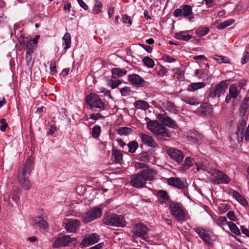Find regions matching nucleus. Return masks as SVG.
<instances>
[{
	"mask_svg": "<svg viewBox=\"0 0 249 249\" xmlns=\"http://www.w3.org/2000/svg\"><path fill=\"white\" fill-rule=\"evenodd\" d=\"M167 183L172 186L178 189H183L186 187L187 183L184 179L178 178H170L167 179Z\"/></svg>",
	"mask_w": 249,
	"mask_h": 249,
	"instance_id": "nucleus-18",
	"label": "nucleus"
},
{
	"mask_svg": "<svg viewBox=\"0 0 249 249\" xmlns=\"http://www.w3.org/2000/svg\"><path fill=\"white\" fill-rule=\"evenodd\" d=\"M175 37L180 40L188 41L192 38V36L187 34L186 31H182L176 33Z\"/></svg>",
	"mask_w": 249,
	"mask_h": 249,
	"instance_id": "nucleus-26",
	"label": "nucleus"
},
{
	"mask_svg": "<svg viewBox=\"0 0 249 249\" xmlns=\"http://www.w3.org/2000/svg\"><path fill=\"white\" fill-rule=\"evenodd\" d=\"M102 214V211L98 208L90 209L82 215V220L85 223H87L99 218Z\"/></svg>",
	"mask_w": 249,
	"mask_h": 249,
	"instance_id": "nucleus-6",
	"label": "nucleus"
},
{
	"mask_svg": "<svg viewBox=\"0 0 249 249\" xmlns=\"http://www.w3.org/2000/svg\"><path fill=\"white\" fill-rule=\"evenodd\" d=\"M33 163V159L31 157H29L25 162L23 168L18 174L19 183L25 190L30 189L32 187L29 176L32 170Z\"/></svg>",
	"mask_w": 249,
	"mask_h": 249,
	"instance_id": "nucleus-2",
	"label": "nucleus"
},
{
	"mask_svg": "<svg viewBox=\"0 0 249 249\" xmlns=\"http://www.w3.org/2000/svg\"><path fill=\"white\" fill-rule=\"evenodd\" d=\"M131 92L129 87L125 86L120 89V92L123 96H127L130 95Z\"/></svg>",
	"mask_w": 249,
	"mask_h": 249,
	"instance_id": "nucleus-48",
	"label": "nucleus"
},
{
	"mask_svg": "<svg viewBox=\"0 0 249 249\" xmlns=\"http://www.w3.org/2000/svg\"><path fill=\"white\" fill-rule=\"evenodd\" d=\"M249 108V98H246L240 107L239 111L240 114H242L243 115H245Z\"/></svg>",
	"mask_w": 249,
	"mask_h": 249,
	"instance_id": "nucleus-29",
	"label": "nucleus"
},
{
	"mask_svg": "<svg viewBox=\"0 0 249 249\" xmlns=\"http://www.w3.org/2000/svg\"><path fill=\"white\" fill-rule=\"evenodd\" d=\"M158 119L162 124L169 127L175 128L177 126L176 122L166 114H159Z\"/></svg>",
	"mask_w": 249,
	"mask_h": 249,
	"instance_id": "nucleus-19",
	"label": "nucleus"
},
{
	"mask_svg": "<svg viewBox=\"0 0 249 249\" xmlns=\"http://www.w3.org/2000/svg\"><path fill=\"white\" fill-rule=\"evenodd\" d=\"M241 230L242 233L249 237V231L243 226H241Z\"/></svg>",
	"mask_w": 249,
	"mask_h": 249,
	"instance_id": "nucleus-64",
	"label": "nucleus"
},
{
	"mask_svg": "<svg viewBox=\"0 0 249 249\" xmlns=\"http://www.w3.org/2000/svg\"><path fill=\"white\" fill-rule=\"evenodd\" d=\"M123 21L124 23H128L129 25H131L132 24V20H131L130 18L126 15H125L124 16L123 18Z\"/></svg>",
	"mask_w": 249,
	"mask_h": 249,
	"instance_id": "nucleus-58",
	"label": "nucleus"
},
{
	"mask_svg": "<svg viewBox=\"0 0 249 249\" xmlns=\"http://www.w3.org/2000/svg\"><path fill=\"white\" fill-rule=\"evenodd\" d=\"M238 94L237 87L235 84H231L229 87V94L227 95L225 101L229 103L231 98L236 99Z\"/></svg>",
	"mask_w": 249,
	"mask_h": 249,
	"instance_id": "nucleus-23",
	"label": "nucleus"
},
{
	"mask_svg": "<svg viewBox=\"0 0 249 249\" xmlns=\"http://www.w3.org/2000/svg\"><path fill=\"white\" fill-rule=\"evenodd\" d=\"M194 231L198 234L199 237L207 244H211V234L212 232L210 231H206L201 227L194 229Z\"/></svg>",
	"mask_w": 249,
	"mask_h": 249,
	"instance_id": "nucleus-13",
	"label": "nucleus"
},
{
	"mask_svg": "<svg viewBox=\"0 0 249 249\" xmlns=\"http://www.w3.org/2000/svg\"><path fill=\"white\" fill-rule=\"evenodd\" d=\"M112 78L116 79L122 77L127 73V71L124 69L114 68L111 71Z\"/></svg>",
	"mask_w": 249,
	"mask_h": 249,
	"instance_id": "nucleus-24",
	"label": "nucleus"
},
{
	"mask_svg": "<svg viewBox=\"0 0 249 249\" xmlns=\"http://www.w3.org/2000/svg\"><path fill=\"white\" fill-rule=\"evenodd\" d=\"M99 236L96 233H91L87 235L82 240L80 246L81 247H88L97 243L99 240Z\"/></svg>",
	"mask_w": 249,
	"mask_h": 249,
	"instance_id": "nucleus-12",
	"label": "nucleus"
},
{
	"mask_svg": "<svg viewBox=\"0 0 249 249\" xmlns=\"http://www.w3.org/2000/svg\"><path fill=\"white\" fill-rule=\"evenodd\" d=\"M205 86V84L203 82L193 83L190 84L187 90L190 91H194L197 89L204 88Z\"/></svg>",
	"mask_w": 249,
	"mask_h": 249,
	"instance_id": "nucleus-28",
	"label": "nucleus"
},
{
	"mask_svg": "<svg viewBox=\"0 0 249 249\" xmlns=\"http://www.w3.org/2000/svg\"><path fill=\"white\" fill-rule=\"evenodd\" d=\"M174 16L176 17L183 16L190 20L194 18L193 16L192 7L187 4L182 5L179 8L176 9L174 11Z\"/></svg>",
	"mask_w": 249,
	"mask_h": 249,
	"instance_id": "nucleus-7",
	"label": "nucleus"
},
{
	"mask_svg": "<svg viewBox=\"0 0 249 249\" xmlns=\"http://www.w3.org/2000/svg\"><path fill=\"white\" fill-rule=\"evenodd\" d=\"M105 117L100 113H92L90 115V118L94 120L104 118Z\"/></svg>",
	"mask_w": 249,
	"mask_h": 249,
	"instance_id": "nucleus-52",
	"label": "nucleus"
},
{
	"mask_svg": "<svg viewBox=\"0 0 249 249\" xmlns=\"http://www.w3.org/2000/svg\"><path fill=\"white\" fill-rule=\"evenodd\" d=\"M234 20L233 19H230L225 21L217 25V28L219 29H223L231 25Z\"/></svg>",
	"mask_w": 249,
	"mask_h": 249,
	"instance_id": "nucleus-43",
	"label": "nucleus"
},
{
	"mask_svg": "<svg viewBox=\"0 0 249 249\" xmlns=\"http://www.w3.org/2000/svg\"><path fill=\"white\" fill-rule=\"evenodd\" d=\"M155 171L149 168L142 169L140 173L131 176L130 184L136 188L144 186L147 181H151L155 176Z\"/></svg>",
	"mask_w": 249,
	"mask_h": 249,
	"instance_id": "nucleus-1",
	"label": "nucleus"
},
{
	"mask_svg": "<svg viewBox=\"0 0 249 249\" xmlns=\"http://www.w3.org/2000/svg\"><path fill=\"white\" fill-rule=\"evenodd\" d=\"M209 32L208 27H199L196 30V33L198 36H203L207 34Z\"/></svg>",
	"mask_w": 249,
	"mask_h": 249,
	"instance_id": "nucleus-34",
	"label": "nucleus"
},
{
	"mask_svg": "<svg viewBox=\"0 0 249 249\" xmlns=\"http://www.w3.org/2000/svg\"><path fill=\"white\" fill-rule=\"evenodd\" d=\"M140 45L148 53H151L152 52V48L150 46L144 44H141Z\"/></svg>",
	"mask_w": 249,
	"mask_h": 249,
	"instance_id": "nucleus-62",
	"label": "nucleus"
},
{
	"mask_svg": "<svg viewBox=\"0 0 249 249\" xmlns=\"http://www.w3.org/2000/svg\"><path fill=\"white\" fill-rule=\"evenodd\" d=\"M162 58L164 61L167 62L171 63L175 61V59L174 58L168 55H163Z\"/></svg>",
	"mask_w": 249,
	"mask_h": 249,
	"instance_id": "nucleus-56",
	"label": "nucleus"
},
{
	"mask_svg": "<svg viewBox=\"0 0 249 249\" xmlns=\"http://www.w3.org/2000/svg\"><path fill=\"white\" fill-rule=\"evenodd\" d=\"M182 100L186 104L193 106L199 104V102L197 99L192 97L185 96L183 98Z\"/></svg>",
	"mask_w": 249,
	"mask_h": 249,
	"instance_id": "nucleus-36",
	"label": "nucleus"
},
{
	"mask_svg": "<svg viewBox=\"0 0 249 249\" xmlns=\"http://www.w3.org/2000/svg\"><path fill=\"white\" fill-rule=\"evenodd\" d=\"M103 222L109 226L123 227L126 225V222L123 215L113 213L106 214L103 219Z\"/></svg>",
	"mask_w": 249,
	"mask_h": 249,
	"instance_id": "nucleus-3",
	"label": "nucleus"
},
{
	"mask_svg": "<svg viewBox=\"0 0 249 249\" xmlns=\"http://www.w3.org/2000/svg\"><path fill=\"white\" fill-rule=\"evenodd\" d=\"M87 104L90 106L91 108H98L103 109L105 108V104L99 98V95L90 93L86 97V99Z\"/></svg>",
	"mask_w": 249,
	"mask_h": 249,
	"instance_id": "nucleus-5",
	"label": "nucleus"
},
{
	"mask_svg": "<svg viewBox=\"0 0 249 249\" xmlns=\"http://www.w3.org/2000/svg\"><path fill=\"white\" fill-rule=\"evenodd\" d=\"M196 170L199 171L200 170H204L206 169V166L202 163H196Z\"/></svg>",
	"mask_w": 249,
	"mask_h": 249,
	"instance_id": "nucleus-60",
	"label": "nucleus"
},
{
	"mask_svg": "<svg viewBox=\"0 0 249 249\" xmlns=\"http://www.w3.org/2000/svg\"><path fill=\"white\" fill-rule=\"evenodd\" d=\"M34 223L40 229L45 230L47 227V222L41 217H35L34 219Z\"/></svg>",
	"mask_w": 249,
	"mask_h": 249,
	"instance_id": "nucleus-30",
	"label": "nucleus"
},
{
	"mask_svg": "<svg viewBox=\"0 0 249 249\" xmlns=\"http://www.w3.org/2000/svg\"><path fill=\"white\" fill-rule=\"evenodd\" d=\"M154 134L157 136L158 141L160 142L166 141L165 138H170L171 136V133L169 129L161 124H160L159 126L158 127Z\"/></svg>",
	"mask_w": 249,
	"mask_h": 249,
	"instance_id": "nucleus-8",
	"label": "nucleus"
},
{
	"mask_svg": "<svg viewBox=\"0 0 249 249\" xmlns=\"http://www.w3.org/2000/svg\"><path fill=\"white\" fill-rule=\"evenodd\" d=\"M219 209L220 212L222 213H223L228 210L229 207L228 205L226 204H221L219 206Z\"/></svg>",
	"mask_w": 249,
	"mask_h": 249,
	"instance_id": "nucleus-53",
	"label": "nucleus"
},
{
	"mask_svg": "<svg viewBox=\"0 0 249 249\" xmlns=\"http://www.w3.org/2000/svg\"><path fill=\"white\" fill-rule=\"evenodd\" d=\"M228 88V85L225 81H222L216 85L214 88L211 89L209 96L211 98L219 97L221 94H223Z\"/></svg>",
	"mask_w": 249,
	"mask_h": 249,
	"instance_id": "nucleus-9",
	"label": "nucleus"
},
{
	"mask_svg": "<svg viewBox=\"0 0 249 249\" xmlns=\"http://www.w3.org/2000/svg\"><path fill=\"white\" fill-rule=\"evenodd\" d=\"M246 122L241 119L238 121L237 124V130L235 132L238 141H242L245 136V132L246 128Z\"/></svg>",
	"mask_w": 249,
	"mask_h": 249,
	"instance_id": "nucleus-16",
	"label": "nucleus"
},
{
	"mask_svg": "<svg viewBox=\"0 0 249 249\" xmlns=\"http://www.w3.org/2000/svg\"><path fill=\"white\" fill-rule=\"evenodd\" d=\"M166 73V70L163 67L160 68V70L158 71V74L160 76H163Z\"/></svg>",
	"mask_w": 249,
	"mask_h": 249,
	"instance_id": "nucleus-63",
	"label": "nucleus"
},
{
	"mask_svg": "<svg viewBox=\"0 0 249 249\" xmlns=\"http://www.w3.org/2000/svg\"><path fill=\"white\" fill-rule=\"evenodd\" d=\"M20 190L18 189H16L14 190L12 194V200L15 202H17L19 199L20 196Z\"/></svg>",
	"mask_w": 249,
	"mask_h": 249,
	"instance_id": "nucleus-47",
	"label": "nucleus"
},
{
	"mask_svg": "<svg viewBox=\"0 0 249 249\" xmlns=\"http://www.w3.org/2000/svg\"><path fill=\"white\" fill-rule=\"evenodd\" d=\"M249 58V53L248 52H245L243 53V57L241 60V62L242 64H244L247 62V61Z\"/></svg>",
	"mask_w": 249,
	"mask_h": 249,
	"instance_id": "nucleus-54",
	"label": "nucleus"
},
{
	"mask_svg": "<svg viewBox=\"0 0 249 249\" xmlns=\"http://www.w3.org/2000/svg\"><path fill=\"white\" fill-rule=\"evenodd\" d=\"M169 210L171 214L176 220L181 222L185 220V213L179 204L171 203L169 206Z\"/></svg>",
	"mask_w": 249,
	"mask_h": 249,
	"instance_id": "nucleus-4",
	"label": "nucleus"
},
{
	"mask_svg": "<svg viewBox=\"0 0 249 249\" xmlns=\"http://www.w3.org/2000/svg\"><path fill=\"white\" fill-rule=\"evenodd\" d=\"M80 222L76 219L70 220L65 225V228L68 232H74L80 227Z\"/></svg>",
	"mask_w": 249,
	"mask_h": 249,
	"instance_id": "nucleus-22",
	"label": "nucleus"
},
{
	"mask_svg": "<svg viewBox=\"0 0 249 249\" xmlns=\"http://www.w3.org/2000/svg\"><path fill=\"white\" fill-rule=\"evenodd\" d=\"M160 125V124L157 121H152L147 123V128L154 134L156 133L157 129Z\"/></svg>",
	"mask_w": 249,
	"mask_h": 249,
	"instance_id": "nucleus-31",
	"label": "nucleus"
},
{
	"mask_svg": "<svg viewBox=\"0 0 249 249\" xmlns=\"http://www.w3.org/2000/svg\"><path fill=\"white\" fill-rule=\"evenodd\" d=\"M197 113L201 116L209 117L212 113V108L207 103L202 104L196 110Z\"/></svg>",
	"mask_w": 249,
	"mask_h": 249,
	"instance_id": "nucleus-20",
	"label": "nucleus"
},
{
	"mask_svg": "<svg viewBox=\"0 0 249 249\" xmlns=\"http://www.w3.org/2000/svg\"><path fill=\"white\" fill-rule=\"evenodd\" d=\"M129 149V152L133 153H134L138 147V143L136 141H132L127 144Z\"/></svg>",
	"mask_w": 249,
	"mask_h": 249,
	"instance_id": "nucleus-42",
	"label": "nucleus"
},
{
	"mask_svg": "<svg viewBox=\"0 0 249 249\" xmlns=\"http://www.w3.org/2000/svg\"><path fill=\"white\" fill-rule=\"evenodd\" d=\"M135 107L137 109L146 110L148 108L149 106L148 104L143 100H139L134 103Z\"/></svg>",
	"mask_w": 249,
	"mask_h": 249,
	"instance_id": "nucleus-32",
	"label": "nucleus"
},
{
	"mask_svg": "<svg viewBox=\"0 0 249 249\" xmlns=\"http://www.w3.org/2000/svg\"><path fill=\"white\" fill-rule=\"evenodd\" d=\"M158 196L162 202H166L169 200V196L167 193L164 190H160L158 192Z\"/></svg>",
	"mask_w": 249,
	"mask_h": 249,
	"instance_id": "nucleus-35",
	"label": "nucleus"
},
{
	"mask_svg": "<svg viewBox=\"0 0 249 249\" xmlns=\"http://www.w3.org/2000/svg\"><path fill=\"white\" fill-rule=\"evenodd\" d=\"M140 137L142 142L144 144L151 147H155L157 145L156 142L151 136L146 134L141 133Z\"/></svg>",
	"mask_w": 249,
	"mask_h": 249,
	"instance_id": "nucleus-21",
	"label": "nucleus"
},
{
	"mask_svg": "<svg viewBox=\"0 0 249 249\" xmlns=\"http://www.w3.org/2000/svg\"><path fill=\"white\" fill-rule=\"evenodd\" d=\"M117 132V133L120 135H126L131 133L132 130L129 127H122L119 129Z\"/></svg>",
	"mask_w": 249,
	"mask_h": 249,
	"instance_id": "nucleus-41",
	"label": "nucleus"
},
{
	"mask_svg": "<svg viewBox=\"0 0 249 249\" xmlns=\"http://www.w3.org/2000/svg\"><path fill=\"white\" fill-rule=\"evenodd\" d=\"M168 156L178 163H181L184 159V154L181 151L176 148H170L167 150Z\"/></svg>",
	"mask_w": 249,
	"mask_h": 249,
	"instance_id": "nucleus-15",
	"label": "nucleus"
},
{
	"mask_svg": "<svg viewBox=\"0 0 249 249\" xmlns=\"http://www.w3.org/2000/svg\"><path fill=\"white\" fill-rule=\"evenodd\" d=\"M142 62L145 66L150 68H152L155 66L154 60L148 56H145L143 59Z\"/></svg>",
	"mask_w": 249,
	"mask_h": 249,
	"instance_id": "nucleus-40",
	"label": "nucleus"
},
{
	"mask_svg": "<svg viewBox=\"0 0 249 249\" xmlns=\"http://www.w3.org/2000/svg\"><path fill=\"white\" fill-rule=\"evenodd\" d=\"M213 177L215 178L214 182L217 184H228L230 181L229 177L223 172L218 170L213 169L211 171Z\"/></svg>",
	"mask_w": 249,
	"mask_h": 249,
	"instance_id": "nucleus-10",
	"label": "nucleus"
},
{
	"mask_svg": "<svg viewBox=\"0 0 249 249\" xmlns=\"http://www.w3.org/2000/svg\"><path fill=\"white\" fill-rule=\"evenodd\" d=\"M193 163L194 160L192 158L190 157H186L184 162L180 165V169L182 171H185L191 167Z\"/></svg>",
	"mask_w": 249,
	"mask_h": 249,
	"instance_id": "nucleus-25",
	"label": "nucleus"
},
{
	"mask_svg": "<svg viewBox=\"0 0 249 249\" xmlns=\"http://www.w3.org/2000/svg\"><path fill=\"white\" fill-rule=\"evenodd\" d=\"M112 155L114 157L115 161L117 162H120L123 159V154L120 151L113 149L112 151Z\"/></svg>",
	"mask_w": 249,
	"mask_h": 249,
	"instance_id": "nucleus-37",
	"label": "nucleus"
},
{
	"mask_svg": "<svg viewBox=\"0 0 249 249\" xmlns=\"http://www.w3.org/2000/svg\"><path fill=\"white\" fill-rule=\"evenodd\" d=\"M113 79L114 78H112L111 79L110 81V85H111V87L112 89H115L117 88L120 85H121L122 82L119 79H115L113 80Z\"/></svg>",
	"mask_w": 249,
	"mask_h": 249,
	"instance_id": "nucleus-50",
	"label": "nucleus"
},
{
	"mask_svg": "<svg viewBox=\"0 0 249 249\" xmlns=\"http://www.w3.org/2000/svg\"><path fill=\"white\" fill-rule=\"evenodd\" d=\"M228 225L229 227L230 231L236 235H240V231L237 226L232 222H229Z\"/></svg>",
	"mask_w": 249,
	"mask_h": 249,
	"instance_id": "nucleus-39",
	"label": "nucleus"
},
{
	"mask_svg": "<svg viewBox=\"0 0 249 249\" xmlns=\"http://www.w3.org/2000/svg\"><path fill=\"white\" fill-rule=\"evenodd\" d=\"M102 7V3L100 1H96L94 7L92 9V13L94 14H97L101 11V8Z\"/></svg>",
	"mask_w": 249,
	"mask_h": 249,
	"instance_id": "nucleus-46",
	"label": "nucleus"
},
{
	"mask_svg": "<svg viewBox=\"0 0 249 249\" xmlns=\"http://www.w3.org/2000/svg\"><path fill=\"white\" fill-rule=\"evenodd\" d=\"M163 106L167 111L170 112H175L176 110L175 106L174 103H172L170 101H165L163 104Z\"/></svg>",
	"mask_w": 249,
	"mask_h": 249,
	"instance_id": "nucleus-38",
	"label": "nucleus"
},
{
	"mask_svg": "<svg viewBox=\"0 0 249 249\" xmlns=\"http://www.w3.org/2000/svg\"><path fill=\"white\" fill-rule=\"evenodd\" d=\"M232 195L234 198H235L243 206L246 207L248 205V203L246 199L238 192L235 191H233Z\"/></svg>",
	"mask_w": 249,
	"mask_h": 249,
	"instance_id": "nucleus-27",
	"label": "nucleus"
},
{
	"mask_svg": "<svg viewBox=\"0 0 249 249\" xmlns=\"http://www.w3.org/2000/svg\"><path fill=\"white\" fill-rule=\"evenodd\" d=\"M79 5L82 7L84 10H87L88 9V6L83 0H77Z\"/></svg>",
	"mask_w": 249,
	"mask_h": 249,
	"instance_id": "nucleus-57",
	"label": "nucleus"
},
{
	"mask_svg": "<svg viewBox=\"0 0 249 249\" xmlns=\"http://www.w3.org/2000/svg\"><path fill=\"white\" fill-rule=\"evenodd\" d=\"M148 229L143 224H137L134 229L132 237L134 239L143 237L147 232Z\"/></svg>",
	"mask_w": 249,
	"mask_h": 249,
	"instance_id": "nucleus-17",
	"label": "nucleus"
},
{
	"mask_svg": "<svg viewBox=\"0 0 249 249\" xmlns=\"http://www.w3.org/2000/svg\"><path fill=\"white\" fill-rule=\"evenodd\" d=\"M227 216L228 217V218L231 221H234L236 219L234 213L233 211H229L227 213Z\"/></svg>",
	"mask_w": 249,
	"mask_h": 249,
	"instance_id": "nucleus-55",
	"label": "nucleus"
},
{
	"mask_svg": "<svg viewBox=\"0 0 249 249\" xmlns=\"http://www.w3.org/2000/svg\"><path fill=\"white\" fill-rule=\"evenodd\" d=\"M213 58L216 60L219 63H229L228 61H227V57L222 56V55H214L213 56Z\"/></svg>",
	"mask_w": 249,
	"mask_h": 249,
	"instance_id": "nucleus-45",
	"label": "nucleus"
},
{
	"mask_svg": "<svg viewBox=\"0 0 249 249\" xmlns=\"http://www.w3.org/2000/svg\"><path fill=\"white\" fill-rule=\"evenodd\" d=\"M50 68L52 72L54 73L56 72L55 63L54 61H52L50 63Z\"/></svg>",
	"mask_w": 249,
	"mask_h": 249,
	"instance_id": "nucleus-59",
	"label": "nucleus"
},
{
	"mask_svg": "<svg viewBox=\"0 0 249 249\" xmlns=\"http://www.w3.org/2000/svg\"><path fill=\"white\" fill-rule=\"evenodd\" d=\"M101 127L98 125H95L92 129V136L94 138H98L101 133Z\"/></svg>",
	"mask_w": 249,
	"mask_h": 249,
	"instance_id": "nucleus-44",
	"label": "nucleus"
},
{
	"mask_svg": "<svg viewBox=\"0 0 249 249\" xmlns=\"http://www.w3.org/2000/svg\"><path fill=\"white\" fill-rule=\"evenodd\" d=\"M128 80L132 85L136 87H142L144 86L146 82L141 76L137 74L129 75Z\"/></svg>",
	"mask_w": 249,
	"mask_h": 249,
	"instance_id": "nucleus-14",
	"label": "nucleus"
},
{
	"mask_svg": "<svg viewBox=\"0 0 249 249\" xmlns=\"http://www.w3.org/2000/svg\"><path fill=\"white\" fill-rule=\"evenodd\" d=\"M228 223L227 218L225 216L219 217L218 219L216 221V224L220 227L228 225Z\"/></svg>",
	"mask_w": 249,
	"mask_h": 249,
	"instance_id": "nucleus-49",
	"label": "nucleus"
},
{
	"mask_svg": "<svg viewBox=\"0 0 249 249\" xmlns=\"http://www.w3.org/2000/svg\"><path fill=\"white\" fill-rule=\"evenodd\" d=\"M26 48L27 52H29L30 53H33L36 47V46H34L33 44H31V43L27 41Z\"/></svg>",
	"mask_w": 249,
	"mask_h": 249,
	"instance_id": "nucleus-51",
	"label": "nucleus"
},
{
	"mask_svg": "<svg viewBox=\"0 0 249 249\" xmlns=\"http://www.w3.org/2000/svg\"><path fill=\"white\" fill-rule=\"evenodd\" d=\"M32 53H30L29 52H26L25 59H26V61L28 63H29L32 60Z\"/></svg>",
	"mask_w": 249,
	"mask_h": 249,
	"instance_id": "nucleus-61",
	"label": "nucleus"
},
{
	"mask_svg": "<svg viewBox=\"0 0 249 249\" xmlns=\"http://www.w3.org/2000/svg\"><path fill=\"white\" fill-rule=\"evenodd\" d=\"M62 40L64 41L63 44H64L65 45L64 47V49L66 51L71 47V39L70 35L68 33H65L62 38Z\"/></svg>",
	"mask_w": 249,
	"mask_h": 249,
	"instance_id": "nucleus-33",
	"label": "nucleus"
},
{
	"mask_svg": "<svg viewBox=\"0 0 249 249\" xmlns=\"http://www.w3.org/2000/svg\"><path fill=\"white\" fill-rule=\"evenodd\" d=\"M75 241L74 238H71L69 235H64L58 237L53 243V246L59 248L63 246H67L70 243Z\"/></svg>",
	"mask_w": 249,
	"mask_h": 249,
	"instance_id": "nucleus-11",
	"label": "nucleus"
}]
</instances>
